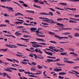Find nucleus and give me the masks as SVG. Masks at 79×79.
Masks as SVG:
<instances>
[{"instance_id":"obj_10","label":"nucleus","mask_w":79,"mask_h":79,"mask_svg":"<svg viewBox=\"0 0 79 79\" xmlns=\"http://www.w3.org/2000/svg\"><path fill=\"white\" fill-rule=\"evenodd\" d=\"M36 29L37 28H36L31 27L30 29L31 30V31H36V30H37Z\"/></svg>"},{"instance_id":"obj_21","label":"nucleus","mask_w":79,"mask_h":79,"mask_svg":"<svg viewBox=\"0 0 79 79\" xmlns=\"http://www.w3.org/2000/svg\"><path fill=\"white\" fill-rule=\"evenodd\" d=\"M60 5H66L67 3H59Z\"/></svg>"},{"instance_id":"obj_32","label":"nucleus","mask_w":79,"mask_h":79,"mask_svg":"<svg viewBox=\"0 0 79 79\" xmlns=\"http://www.w3.org/2000/svg\"><path fill=\"white\" fill-rule=\"evenodd\" d=\"M48 23H52V20L51 19H48Z\"/></svg>"},{"instance_id":"obj_24","label":"nucleus","mask_w":79,"mask_h":79,"mask_svg":"<svg viewBox=\"0 0 79 79\" xmlns=\"http://www.w3.org/2000/svg\"><path fill=\"white\" fill-rule=\"evenodd\" d=\"M12 48H17V46H15V45H12Z\"/></svg>"},{"instance_id":"obj_23","label":"nucleus","mask_w":79,"mask_h":79,"mask_svg":"<svg viewBox=\"0 0 79 79\" xmlns=\"http://www.w3.org/2000/svg\"><path fill=\"white\" fill-rule=\"evenodd\" d=\"M69 23H77V22H76L74 21H73V20H70L69 22Z\"/></svg>"},{"instance_id":"obj_37","label":"nucleus","mask_w":79,"mask_h":79,"mask_svg":"<svg viewBox=\"0 0 79 79\" xmlns=\"http://www.w3.org/2000/svg\"><path fill=\"white\" fill-rule=\"evenodd\" d=\"M37 72L38 73H39V74H42V71L40 70H38V71H37Z\"/></svg>"},{"instance_id":"obj_20","label":"nucleus","mask_w":79,"mask_h":79,"mask_svg":"<svg viewBox=\"0 0 79 79\" xmlns=\"http://www.w3.org/2000/svg\"><path fill=\"white\" fill-rule=\"evenodd\" d=\"M29 13H32V14H35L34 11L33 10H30Z\"/></svg>"},{"instance_id":"obj_50","label":"nucleus","mask_w":79,"mask_h":79,"mask_svg":"<svg viewBox=\"0 0 79 79\" xmlns=\"http://www.w3.org/2000/svg\"><path fill=\"white\" fill-rule=\"evenodd\" d=\"M69 0V1H72V2H76V1H77V0Z\"/></svg>"},{"instance_id":"obj_29","label":"nucleus","mask_w":79,"mask_h":79,"mask_svg":"<svg viewBox=\"0 0 79 79\" xmlns=\"http://www.w3.org/2000/svg\"><path fill=\"white\" fill-rule=\"evenodd\" d=\"M12 2H13V3H15V4H17V5H19V6H21V5L18 4V3L14 1H12Z\"/></svg>"},{"instance_id":"obj_35","label":"nucleus","mask_w":79,"mask_h":79,"mask_svg":"<svg viewBox=\"0 0 79 79\" xmlns=\"http://www.w3.org/2000/svg\"><path fill=\"white\" fill-rule=\"evenodd\" d=\"M29 76H31V77H37L35 76L34 75H30Z\"/></svg>"},{"instance_id":"obj_54","label":"nucleus","mask_w":79,"mask_h":79,"mask_svg":"<svg viewBox=\"0 0 79 79\" xmlns=\"http://www.w3.org/2000/svg\"><path fill=\"white\" fill-rule=\"evenodd\" d=\"M38 52H39V53H41V54H42V53H43V52H42L40 50H39Z\"/></svg>"},{"instance_id":"obj_47","label":"nucleus","mask_w":79,"mask_h":79,"mask_svg":"<svg viewBox=\"0 0 79 79\" xmlns=\"http://www.w3.org/2000/svg\"><path fill=\"white\" fill-rule=\"evenodd\" d=\"M78 67H79V66H78L74 67V69H77L79 68H78Z\"/></svg>"},{"instance_id":"obj_62","label":"nucleus","mask_w":79,"mask_h":79,"mask_svg":"<svg viewBox=\"0 0 79 79\" xmlns=\"http://www.w3.org/2000/svg\"><path fill=\"white\" fill-rule=\"evenodd\" d=\"M59 39H64V37H60L59 36Z\"/></svg>"},{"instance_id":"obj_60","label":"nucleus","mask_w":79,"mask_h":79,"mask_svg":"<svg viewBox=\"0 0 79 79\" xmlns=\"http://www.w3.org/2000/svg\"><path fill=\"white\" fill-rule=\"evenodd\" d=\"M56 13L58 15H60V13L58 12V11H56Z\"/></svg>"},{"instance_id":"obj_15","label":"nucleus","mask_w":79,"mask_h":79,"mask_svg":"<svg viewBox=\"0 0 79 79\" xmlns=\"http://www.w3.org/2000/svg\"><path fill=\"white\" fill-rule=\"evenodd\" d=\"M59 29H61V30H62V29H72L71 28H59Z\"/></svg>"},{"instance_id":"obj_28","label":"nucleus","mask_w":79,"mask_h":79,"mask_svg":"<svg viewBox=\"0 0 79 79\" xmlns=\"http://www.w3.org/2000/svg\"><path fill=\"white\" fill-rule=\"evenodd\" d=\"M38 69H42V68L43 67H42V66H41L39 65H38Z\"/></svg>"},{"instance_id":"obj_52","label":"nucleus","mask_w":79,"mask_h":79,"mask_svg":"<svg viewBox=\"0 0 79 79\" xmlns=\"http://www.w3.org/2000/svg\"><path fill=\"white\" fill-rule=\"evenodd\" d=\"M44 3H46L47 5H49V4H48V3H47V2L45 0H44Z\"/></svg>"},{"instance_id":"obj_53","label":"nucleus","mask_w":79,"mask_h":79,"mask_svg":"<svg viewBox=\"0 0 79 79\" xmlns=\"http://www.w3.org/2000/svg\"><path fill=\"white\" fill-rule=\"evenodd\" d=\"M19 2H20V3H23V4L24 3V2L21 1H19Z\"/></svg>"},{"instance_id":"obj_64","label":"nucleus","mask_w":79,"mask_h":79,"mask_svg":"<svg viewBox=\"0 0 79 79\" xmlns=\"http://www.w3.org/2000/svg\"><path fill=\"white\" fill-rule=\"evenodd\" d=\"M39 3H40V4H44V2H39Z\"/></svg>"},{"instance_id":"obj_39","label":"nucleus","mask_w":79,"mask_h":79,"mask_svg":"<svg viewBox=\"0 0 79 79\" xmlns=\"http://www.w3.org/2000/svg\"><path fill=\"white\" fill-rule=\"evenodd\" d=\"M21 64H27V63H26L23 61L22 62Z\"/></svg>"},{"instance_id":"obj_45","label":"nucleus","mask_w":79,"mask_h":79,"mask_svg":"<svg viewBox=\"0 0 79 79\" xmlns=\"http://www.w3.org/2000/svg\"><path fill=\"white\" fill-rule=\"evenodd\" d=\"M57 20L58 21H61V20H63V19H62L58 18L57 19Z\"/></svg>"},{"instance_id":"obj_2","label":"nucleus","mask_w":79,"mask_h":79,"mask_svg":"<svg viewBox=\"0 0 79 79\" xmlns=\"http://www.w3.org/2000/svg\"><path fill=\"white\" fill-rule=\"evenodd\" d=\"M40 15H51V16H53V14L51 12H49V14L45 13H40Z\"/></svg>"},{"instance_id":"obj_51","label":"nucleus","mask_w":79,"mask_h":79,"mask_svg":"<svg viewBox=\"0 0 79 79\" xmlns=\"http://www.w3.org/2000/svg\"><path fill=\"white\" fill-rule=\"evenodd\" d=\"M64 35H67L68 34H69V32H66V33H65L64 34Z\"/></svg>"},{"instance_id":"obj_12","label":"nucleus","mask_w":79,"mask_h":79,"mask_svg":"<svg viewBox=\"0 0 79 79\" xmlns=\"http://www.w3.org/2000/svg\"><path fill=\"white\" fill-rule=\"evenodd\" d=\"M49 42H50V43L54 44H57V43L55 41H50Z\"/></svg>"},{"instance_id":"obj_38","label":"nucleus","mask_w":79,"mask_h":79,"mask_svg":"<svg viewBox=\"0 0 79 79\" xmlns=\"http://www.w3.org/2000/svg\"><path fill=\"white\" fill-rule=\"evenodd\" d=\"M34 2H35V3H39V0H34Z\"/></svg>"},{"instance_id":"obj_11","label":"nucleus","mask_w":79,"mask_h":79,"mask_svg":"<svg viewBox=\"0 0 79 79\" xmlns=\"http://www.w3.org/2000/svg\"><path fill=\"white\" fill-rule=\"evenodd\" d=\"M1 50H2L3 52H7L8 51V50L7 49H0V51H1Z\"/></svg>"},{"instance_id":"obj_44","label":"nucleus","mask_w":79,"mask_h":79,"mask_svg":"<svg viewBox=\"0 0 79 79\" xmlns=\"http://www.w3.org/2000/svg\"><path fill=\"white\" fill-rule=\"evenodd\" d=\"M49 55H50V56H52L53 55V53H51V52H49Z\"/></svg>"},{"instance_id":"obj_8","label":"nucleus","mask_w":79,"mask_h":79,"mask_svg":"<svg viewBox=\"0 0 79 79\" xmlns=\"http://www.w3.org/2000/svg\"><path fill=\"white\" fill-rule=\"evenodd\" d=\"M17 45H18L19 46L21 47V46H23V47H27V46H26L25 45H23V44H17Z\"/></svg>"},{"instance_id":"obj_3","label":"nucleus","mask_w":79,"mask_h":79,"mask_svg":"<svg viewBox=\"0 0 79 79\" xmlns=\"http://www.w3.org/2000/svg\"><path fill=\"white\" fill-rule=\"evenodd\" d=\"M53 61L52 60L48 59L47 60L45 61V63H50V62Z\"/></svg>"},{"instance_id":"obj_43","label":"nucleus","mask_w":79,"mask_h":79,"mask_svg":"<svg viewBox=\"0 0 79 79\" xmlns=\"http://www.w3.org/2000/svg\"><path fill=\"white\" fill-rule=\"evenodd\" d=\"M50 10H51L52 11H55V10L53 9L52 8H49Z\"/></svg>"},{"instance_id":"obj_1","label":"nucleus","mask_w":79,"mask_h":79,"mask_svg":"<svg viewBox=\"0 0 79 79\" xmlns=\"http://www.w3.org/2000/svg\"><path fill=\"white\" fill-rule=\"evenodd\" d=\"M9 69H12L13 70H17V69H15L13 67H7V69H4V70L5 71H8V72H10V73H11V72H12V70Z\"/></svg>"},{"instance_id":"obj_5","label":"nucleus","mask_w":79,"mask_h":79,"mask_svg":"<svg viewBox=\"0 0 79 79\" xmlns=\"http://www.w3.org/2000/svg\"><path fill=\"white\" fill-rule=\"evenodd\" d=\"M64 9H67L68 10H73V11H76V8H66L65 7H64Z\"/></svg>"},{"instance_id":"obj_49","label":"nucleus","mask_w":79,"mask_h":79,"mask_svg":"<svg viewBox=\"0 0 79 79\" xmlns=\"http://www.w3.org/2000/svg\"><path fill=\"white\" fill-rule=\"evenodd\" d=\"M23 36L24 37H29V36L28 35H23Z\"/></svg>"},{"instance_id":"obj_42","label":"nucleus","mask_w":79,"mask_h":79,"mask_svg":"<svg viewBox=\"0 0 79 79\" xmlns=\"http://www.w3.org/2000/svg\"><path fill=\"white\" fill-rule=\"evenodd\" d=\"M54 70L55 71L58 72V69H54Z\"/></svg>"},{"instance_id":"obj_36","label":"nucleus","mask_w":79,"mask_h":79,"mask_svg":"<svg viewBox=\"0 0 79 79\" xmlns=\"http://www.w3.org/2000/svg\"><path fill=\"white\" fill-rule=\"evenodd\" d=\"M3 15L5 16H6V17L7 16H9V15H8L6 13H5L3 14Z\"/></svg>"},{"instance_id":"obj_30","label":"nucleus","mask_w":79,"mask_h":79,"mask_svg":"<svg viewBox=\"0 0 79 79\" xmlns=\"http://www.w3.org/2000/svg\"><path fill=\"white\" fill-rule=\"evenodd\" d=\"M31 64H32V65H34V66H35L37 64L36 63H35V62H32Z\"/></svg>"},{"instance_id":"obj_22","label":"nucleus","mask_w":79,"mask_h":79,"mask_svg":"<svg viewBox=\"0 0 79 79\" xmlns=\"http://www.w3.org/2000/svg\"><path fill=\"white\" fill-rule=\"evenodd\" d=\"M66 54H67V52L61 53L60 55H66Z\"/></svg>"},{"instance_id":"obj_56","label":"nucleus","mask_w":79,"mask_h":79,"mask_svg":"<svg viewBox=\"0 0 79 79\" xmlns=\"http://www.w3.org/2000/svg\"><path fill=\"white\" fill-rule=\"evenodd\" d=\"M69 63H74V62H73V61H69Z\"/></svg>"},{"instance_id":"obj_16","label":"nucleus","mask_w":79,"mask_h":79,"mask_svg":"<svg viewBox=\"0 0 79 79\" xmlns=\"http://www.w3.org/2000/svg\"><path fill=\"white\" fill-rule=\"evenodd\" d=\"M24 27V26H19L17 27V29H21L22 28H23Z\"/></svg>"},{"instance_id":"obj_57","label":"nucleus","mask_w":79,"mask_h":79,"mask_svg":"<svg viewBox=\"0 0 79 79\" xmlns=\"http://www.w3.org/2000/svg\"><path fill=\"white\" fill-rule=\"evenodd\" d=\"M43 74H44V76H47V75H46V74H45V71H44V72H43Z\"/></svg>"},{"instance_id":"obj_26","label":"nucleus","mask_w":79,"mask_h":79,"mask_svg":"<svg viewBox=\"0 0 79 79\" xmlns=\"http://www.w3.org/2000/svg\"><path fill=\"white\" fill-rule=\"evenodd\" d=\"M7 61H11V62H13V60L11 59H10L7 58Z\"/></svg>"},{"instance_id":"obj_19","label":"nucleus","mask_w":79,"mask_h":79,"mask_svg":"<svg viewBox=\"0 0 79 79\" xmlns=\"http://www.w3.org/2000/svg\"><path fill=\"white\" fill-rule=\"evenodd\" d=\"M74 36L75 37H79V34L78 33H75Z\"/></svg>"},{"instance_id":"obj_33","label":"nucleus","mask_w":79,"mask_h":79,"mask_svg":"<svg viewBox=\"0 0 79 79\" xmlns=\"http://www.w3.org/2000/svg\"><path fill=\"white\" fill-rule=\"evenodd\" d=\"M33 55L35 57V59H36V58H37V55L35 54H33Z\"/></svg>"},{"instance_id":"obj_63","label":"nucleus","mask_w":79,"mask_h":79,"mask_svg":"<svg viewBox=\"0 0 79 79\" xmlns=\"http://www.w3.org/2000/svg\"><path fill=\"white\" fill-rule=\"evenodd\" d=\"M19 15V13H16L15 14V16H18Z\"/></svg>"},{"instance_id":"obj_4","label":"nucleus","mask_w":79,"mask_h":79,"mask_svg":"<svg viewBox=\"0 0 79 79\" xmlns=\"http://www.w3.org/2000/svg\"><path fill=\"white\" fill-rule=\"evenodd\" d=\"M33 45H32V46L33 47H34L35 48H36V47H37V48L39 47V46H40L39 45H38L35 44H33Z\"/></svg>"},{"instance_id":"obj_41","label":"nucleus","mask_w":79,"mask_h":79,"mask_svg":"<svg viewBox=\"0 0 79 79\" xmlns=\"http://www.w3.org/2000/svg\"><path fill=\"white\" fill-rule=\"evenodd\" d=\"M34 51H35V52H36V53L39 52V50L37 49H35Z\"/></svg>"},{"instance_id":"obj_9","label":"nucleus","mask_w":79,"mask_h":79,"mask_svg":"<svg viewBox=\"0 0 79 79\" xmlns=\"http://www.w3.org/2000/svg\"><path fill=\"white\" fill-rule=\"evenodd\" d=\"M48 18H44V20H43V21H45L46 23H48Z\"/></svg>"},{"instance_id":"obj_59","label":"nucleus","mask_w":79,"mask_h":79,"mask_svg":"<svg viewBox=\"0 0 79 79\" xmlns=\"http://www.w3.org/2000/svg\"><path fill=\"white\" fill-rule=\"evenodd\" d=\"M68 37H69V38H70L71 39L72 38V37H73V36H72V35H69Z\"/></svg>"},{"instance_id":"obj_25","label":"nucleus","mask_w":79,"mask_h":79,"mask_svg":"<svg viewBox=\"0 0 79 79\" xmlns=\"http://www.w3.org/2000/svg\"><path fill=\"white\" fill-rule=\"evenodd\" d=\"M19 71L20 72H24L25 71L23 69H19Z\"/></svg>"},{"instance_id":"obj_7","label":"nucleus","mask_w":79,"mask_h":79,"mask_svg":"<svg viewBox=\"0 0 79 79\" xmlns=\"http://www.w3.org/2000/svg\"><path fill=\"white\" fill-rule=\"evenodd\" d=\"M37 40H38V41H42L43 42H44V41H45L44 40H43L42 39H39V38H36Z\"/></svg>"},{"instance_id":"obj_61","label":"nucleus","mask_w":79,"mask_h":79,"mask_svg":"<svg viewBox=\"0 0 79 79\" xmlns=\"http://www.w3.org/2000/svg\"><path fill=\"white\" fill-rule=\"evenodd\" d=\"M75 18H77V17H79V15H76L75 16Z\"/></svg>"},{"instance_id":"obj_46","label":"nucleus","mask_w":79,"mask_h":79,"mask_svg":"<svg viewBox=\"0 0 79 79\" xmlns=\"http://www.w3.org/2000/svg\"><path fill=\"white\" fill-rule=\"evenodd\" d=\"M6 76L7 77V78H8L9 79H11V77H10L9 76H8V74H7L6 75Z\"/></svg>"},{"instance_id":"obj_34","label":"nucleus","mask_w":79,"mask_h":79,"mask_svg":"<svg viewBox=\"0 0 79 79\" xmlns=\"http://www.w3.org/2000/svg\"><path fill=\"white\" fill-rule=\"evenodd\" d=\"M39 44H41V45H47V44L44 43H39Z\"/></svg>"},{"instance_id":"obj_58","label":"nucleus","mask_w":79,"mask_h":79,"mask_svg":"<svg viewBox=\"0 0 79 79\" xmlns=\"http://www.w3.org/2000/svg\"><path fill=\"white\" fill-rule=\"evenodd\" d=\"M55 37H56L57 38H59V37H60V36H58V35H55Z\"/></svg>"},{"instance_id":"obj_40","label":"nucleus","mask_w":79,"mask_h":79,"mask_svg":"<svg viewBox=\"0 0 79 79\" xmlns=\"http://www.w3.org/2000/svg\"><path fill=\"white\" fill-rule=\"evenodd\" d=\"M69 73H70V74H75V73H74V72H73L71 71H69Z\"/></svg>"},{"instance_id":"obj_27","label":"nucleus","mask_w":79,"mask_h":79,"mask_svg":"<svg viewBox=\"0 0 79 79\" xmlns=\"http://www.w3.org/2000/svg\"><path fill=\"white\" fill-rule=\"evenodd\" d=\"M21 40H29V39H24L22 38H21Z\"/></svg>"},{"instance_id":"obj_48","label":"nucleus","mask_w":79,"mask_h":79,"mask_svg":"<svg viewBox=\"0 0 79 79\" xmlns=\"http://www.w3.org/2000/svg\"><path fill=\"white\" fill-rule=\"evenodd\" d=\"M23 6H25V7H27V5L26 4H23Z\"/></svg>"},{"instance_id":"obj_6","label":"nucleus","mask_w":79,"mask_h":79,"mask_svg":"<svg viewBox=\"0 0 79 79\" xmlns=\"http://www.w3.org/2000/svg\"><path fill=\"white\" fill-rule=\"evenodd\" d=\"M4 35H5V36H7V37H13V38H15V39L16 38V37L13 36V35H9L6 34H5Z\"/></svg>"},{"instance_id":"obj_55","label":"nucleus","mask_w":79,"mask_h":79,"mask_svg":"<svg viewBox=\"0 0 79 79\" xmlns=\"http://www.w3.org/2000/svg\"><path fill=\"white\" fill-rule=\"evenodd\" d=\"M5 22H6V23H10V21H9V20H6L5 21Z\"/></svg>"},{"instance_id":"obj_18","label":"nucleus","mask_w":79,"mask_h":79,"mask_svg":"<svg viewBox=\"0 0 79 79\" xmlns=\"http://www.w3.org/2000/svg\"><path fill=\"white\" fill-rule=\"evenodd\" d=\"M48 33L49 34H51V35H55V33L52 32H49Z\"/></svg>"},{"instance_id":"obj_13","label":"nucleus","mask_w":79,"mask_h":79,"mask_svg":"<svg viewBox=\"0 0 79 79\" xmlns=\"http://www.w3.org/2000/svg\"><path fill=\"white\" fill-rule=\"evenodd\" d=\"M54 51H55V52H58V51H60V52H62L61 51H60L58 49L56 50V49L55 48L54 49H52Z\"/></svg>"},{"instance_id":"obj_14","label":"nucleus","mask_w":79,"mask_h":79,"mask_svg":"<svg viewBox=\"0 0 79 79\" xmlns=\"http://www.w3.org/2000/svg\"><path fill=\"white\" fill-rule=\"evenodd\" d=\"M66 74V73L64 72H61V73H59V74L60 75H61V74L62 75H64Z\"/></svg>"},{"instance_id":"obj_17","label":"nucleus","mask_w":79,"mask_h":79,"mask_svg":"<svg viewBox=\"0 0 79 79\" xmlns=\"http://www.w3.org/2000/svg\"><path fill=\"white\" fill-rule=\"evenodd\" d=\"M15 35H21L22 33H18V31H16L15 33Z\"/></svg>"},{"instance_id":"obj_31","label":"nucleus","mask_w":79,"mask_h":79,"mask_svg":"<svg viewBox=\"0 0 79 79\" xmlns=\"http://www.w3.org/2000/svg\"><path fill=\"white\" fill-rule=\"evenodd\" d=\"M4 26H6V25L5 24H2L0 25V27H3Z\"/></svg>"}]
</instances>
